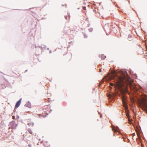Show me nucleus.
<instances>
[{
    "label": "nucleus",
    "mask_w": 147,
    "mask_h": 147,
    "mask_svg": "<svg viewBox=\"0 0 147 147\" xmlns=\"http://www.w3.org/2000/svg\"><path fill=\"white\" fill-rule=\"evenodd\" d=\"M122 74V72L120 71H113L112 72V74L109 78L110 80H113L116 85H121L123 80V78L119 74Z\"/></svg>",
    "instance_id": "obj_1"
},
{
    "label": "nucleus",
    "mask_w": 147,
    "mask_h": 147,
    "mask_svg": "<svg viewBox=\"0 0 147 147\" xmlns=\"http://www.w3.org/2000/svg\"><path fill=\"white\" fill-rule=\"evenodd\" d=\"M127 84L131 88L135 89V90L140 91L139 89L137 87V86L133 81V80L130 78H129L127 82Z\"/></svg>",
    "instance_id": "obj_2"
},
{
    "label": "nucleus",
    "mask_w": 147,
    "mask_h": 147,
    "mask_svg": "<svg viewBox=\"0 0 147 147\" xmlns=\"http://www.w3.org/2000/svg\"><path fill=\"white\" fill-rule=\"evenodd\" d=\"M17 125V124L16 123L15 121H14L10 122L9 124V128L12 129H16Z\"/></svg>",
    "instance_id": "obj_3"
},
{
    "label": "nucleus",
    "mask_w": 147,
    "mask_h": 147,
    "mask_svg": "<svg viewBox=\"0 0 147 147\" xmlns=\"http://www.w3.org/2000/svg\"><path fill=\"white\" fill-rule=\"evenodd\" d=\"M112 129L114 134L117 132H118L119 134H120L119 128L117 126H115L113 125H112Z\"/></svg>",
    "instance_id": "obj_4"
},
{
    "label": "nucleus",
    "mask_w": 147,
    "mask_h": 147,
    "mask_svg": "<svg viewBox=\"0 0 147 147\" xmlns=\"http://www.w3.org/2000/svg\"><path fill=\"white\" fill-rule=\"evenodd\" d=\"M22 99V98H21L16 103L15 107V109H17L18 108L20 105L21 100Z\"/></svg>",
    "instance_id": "obj_5"
},
{
    "label": "nucleus",
    "mask_w": 147,
    "mask_h": 147,
    "mask_svg": "<svg viewBox=\"0 0 147 147\" xmlns=\"http://www.w3.org/2000/svg\"><path fill=\"white\" fill-rule=\"evenodd\" d=\"M25 106L29 108H31V103L29 101H28L25 105Z\"/></svg>",
    "instance_id": "obj_6"
},
{
    "label": "nucleus",
    "mask_w": 147,
    "mask_h": 147,
    "mask_svg": "<svg viewBox=\"0 0 147 147\" xmlns=\"http://www.w3.org/2000/svg\"><path fill=\"white\" fill-rule=\"evenodd\" d=\"M133 72L131 71H130V74H132V76L134 78H135V79L136 78H137V76L136 74H133Z\"/></svg>",
    "instance_id": "obj_7"
},
{
    "label": "nucleus",
    "mask_w": 147,
    "mask_h": 147,
    "mask_svg": "<svg viewBox=\"0 0 147 147\" xmlns=\"http://www.w3.org/2000/svg\"><path fill=\"white\" fill-rule=\"evenodd\" d=\"M126 116L128 118V119L130 118L131 117V116L129 114V112L128 110L127 111H126Z\"/></svg>",
    "instance_id": "obj_8"
},
{
    "label": "nucleus",
    "mask_w": 147,
    "mask_h": 147,
    "mask_svg": "<svg viewBox=\"0 0 147 147\" xmlns=\"http://www.w3.org/2000/svg\"><path fill=\"white\" fill-rule=\"evenodd\" d=\"M106 58V56L102 54L101 56V59L102 60Z\"/></svg>",
    "instance_id": "obj_9"
},
{
    "label": "nucleus",
    "mask_w": 147,
    "mask_h": 147,
    "mask_svg": "<svg viewBox=\"0 0 147 147\" xmlns=\"http://www.w3.org/2000/svg\"><path fill=\"white\" fill-rule=\"evenodd\" d=\"M46 46H45L44 45H42L41 47H40V48H41L42 49L43 48H46Z\"/></svg>",
    "instance_id": "obj_10"
},
{
    "label": "nucleus",
    "mask_w": 147,
    "mask_h": 147,
    "mask_svg": "<svg viewBox=\"0 0 147 147\" xmlns=\"http://www.w3.org/2000/svg\"><path fill=\"white\" fill-rule=\"evenodd\" d=\"M28 125H31L32 126H33V125H34V123L33 122L30 123H28Z\"/></svg>",
    "instance_id": "obj_11"
},
{
    "label": "nucleus",
    "mask_w": 147,
    "mask_h": 147,
    "mask_svg": "<svg viewBox=\"0 0 147 147\" xmlns=\"http://www.w3.org/2000/svg\"><path fill=\"white\" fill-rule=\"evenodd\" d=\"M28 131L29 132V133L31 134H32V130L30 129H29L28 130Z\"/></svg>",
    "instance_id": "obj_12"
},
{
    "label": "nucleus",
    "mask_w": 147,
    "mask_h": 147,
    "mask_svg": "<svg viewBox=\"0 0 147 147\" xmlns=\"http://www.w3.org/2000/svg\"><path fill=\"white\" fill-rule=\"evenodd\" d=\"M93 29L92 28H90L88 29V30L89 32H91L93 31Z\"/></svg>",
    "instance_id": "obj_13"
},
{
    "label": "nucleus",
    "mask_w": 147,
    "mask_h": 147,
    "mask_svg": "<svg viewBox=\"0 0 147 147\" xmlns=\"http://www.w3.org/2000/svg\"><path fill=\"white\" fill-rule=\"evenodd\" d=\"M84 36L85 38H87L88 37L87 35L86 34H84Z\"/></svg>",
    "instance_id": "obj_14"
},
{
    "label": "nucleus",
    "mask_w": 147,
    "mask_h": 147,
    "mask_svg": "<svg viewBox=\"0 0 147 147\" xmlns=\"http://www.w3.org/2000/svg\"><path fill=\"white\" fill-rule=\"evenodd\" d=\"M124 73H125V74H127H127H128L127 72V71H126V70H125V72H124Z\"/></svg>",
    "instance_id": "obj_15"
},
{
    "label": "nucleus",
    "mask_w": 147,
    "mask_h": 147,
    "mask_svg": "<svg viewBox=\"0 0 147 147\" xmlns=\"http://www.w3.org/2000/svg\"><path fill=\"white\" fill-rule=\"evenodd\" d=\"M83 9L84 10L86 9V7L85 6L83 7Z\"/></svg>",
    "instance_id": "obj_16"
},
{
    "label": "nucleus",
    "mask_w": 147,
    "mask_h": 147,
    "mask_svg": "<svg viewBox=\"0 0 147 147\" xmlns=\"http://www.w3.org/2000/svg\"><path fill=\"white\" fill-rule=\"evenodd\" d=\"M65 19H67V16H65Z\"/></svg>",
    "instance_id": "obj_17"
},
{
    "label": "nucleus",
    "mask_w": 147,
    "mask_h": 147,
    "mask_svg": "<svg viewBox=\"0 0 147 147\" xmlns=\"http://www.w3.org/2000/svg\"><path fill=\"white\" fill-rule=\"evenodd\" d=\"M28 146L29 147H31L32 146L30 144H29Z\"/></svg>",
    "instance_id": "obj_18"
},
{
    "label": "nucleus",
    "mask_w": 147,
    "mask_h": 147,
    "mask_svg": "<svg viewBox=\"0 0 147 147\" xmlns=\"http://www.w3.org/2000/svg\"><path fill=\"white\" fill-rule=\"evenodd\" d=\"M19 118V117L18 115H17L16 117V119H18Z\"/></svg>",
    "instance_id": "obj_19"
},
{
    "label": "nucleus",
    "mask_w": 147,
    "mask_h": 147,
    "mask_svg": "<svg viewBox=\"0 0 147 147\" xmlns=\"http://www.w3.org/2000/svg\"><path fill=\"white\" fill-rule=\"evenodd\" d=\"M102 115H100V118H102Z\"/></svg>",
    "instance_id": "obj_20"
},
{
    "label": "nucleus",
    "mask_w": 147,
    "mask_h": 147,
    "mask_svg": "<svg viewBox=\"0 0 147 147\" xmlns=\"http://www.w3.org/2000/svg\"><path fill=\"white\" fill-rule=\"evenodd\" d=\"M139 140H140V142H141L142 140H141V138H140V139H139Z\"/></svg>",
    "instance_id": "obj_21"
},
{
    "label": "nucleus",
    "mask_w": 147,
    "mask_h": 147,
    "mask_svg": "<svg viewBox=\"0 0 147 147\" xmlns=\"http://www.w3.org/2000/svg\"><path fill=\"white\" fill-rule=\"evenodd\" d=\"M52 53V51L51 50L50 51L49 53Z\"/></svg>",
    "instance_id": "obj_22"
},
{
    "label": "nucleus",
    "mask_w": 147,
    "mask_h": 147,
    "mask_svg": "<svg viewBox=\"0 0 147 147\" xmlns=\"http://www.w3.org/2000/svg\"><path fill=\"white\" fill-rule=\"evenodd\" d=\"M52 110H50V111H49V113H51V112L52 111Z\"/></svg>",
    "instance_id": "obj_23"
},
{
    "label": "nucleus",
    "mask_w": 147,
    "mask_h": 147,
    "mask_svg": "<svg viewBox=\"0 0 147 147\" xmlns=\"http://www.w3.org/2000/svg\"><path fill=\"white\" fill-rule=\"evenodd\" d=\"M139 88H140L141 90L142 89V88H141V87L140 86H139Z\"/></svg>",
    "instance_id": "obj_24"
},
{
    "label": "nucleus",
    "mask_w": 147,
    "mask_h": 147,
    "mask_svg": "<svg viewBox=\"0 0 147 147\" xmlns=\"http://www.w3.org/2000/svg\"><path fill=\"white\" fill-rule=\"evenodd\" d=\"M71 42H69V44H70L71 43Z\"/></svg>",
    "instance_id": "obj_25"
},
{
    "label": "nucleus",
    "mask_w": 147,
    "mask_h": 147,
    "mask_svg": "<svg viewBox=\"0 0 147 147\" xmlns=\"http://www.w3.org/2000/svg\"><path fill=\"white\" fill-rule=\"evenodd\" d=\"M133 134V135L134 136H135V133H133V134Z\"/></svg>",
    "instance_id": "obj_26"
},
{
    "label": "nucleus",
    "mask_w": 147,
    "mask_h": 147,
    "mask_svg": "<svg viewBox=\"0 0 147 147\" xmlns=\"http://www.w3.org/2000/svg\"><path fill=\"white\" fill-rule=\"evenodd\" d=\"M99 72H101V70L100 69H99Z\"/></svg>",
    "instance_id": "obj_27"
},
{
    "label": "nucleus",
    "mask_w": 147,
    "mask_h": 147,
    "mask_svg": "<svg viewBox=\"0 0 147 147\" xmlns=\"http://www.w3.org/2000/svg\"><path fill=\"white\" fill-rule=\"evenodd\" d=\"M27 70H26L25 71V72H27Z\"/></svg>",
    "instance_id": "obj_28"
},
{
    "label": "nucleus",
    "mask_w": 147,
    "mask_h": 147,
    "mask_svg": "<svg viewBox=\"0 0 147 147\" xmlns=\"http://www.w3.org/2000/svg\"><path fill=\"white\" fill-rule=\"evenodd\" d=\"M49 48H47V50H49Z\"/></svg>",
    "instance_id": "obj_29"
},
{
    "label": "nucleus",
    "mask_w": 147,
    "mask_h": 147,
    "mask_svg": "<svg viewBox=\"0 0 147 147\" xmlns=\"http://www.w3.org/2000/svg\"><path fill=\"white\" fill-rule=\"evenodd\" d=\"M125 139H123V140L124 142H125Z\"/></svg>",
    "instance_id": "obj_30"
},
{
    "label": "nucleus",
    "mask_w": 147,
    "mask_h": 147,
    "mask_svg": "<svg viewBox=\"0 0 147 147\" xmlns=\"http://www.w3.org/2000/svg\"><path fill=\"white\" fill-rule=\"evenodd\" d=\"M62 5V6H64V5Z\"/></svg>",
    "instance_id": "obj_31"
},
{
    "label": "nucleus",
    "mask_w": 147,
    "mask_h": 147,
    "mask_svg": "<svg viewBox=\"0 0 147 147\" xmlns=\"http://www.w3.org/2000/svg\"><path fill=\"white\" fill-rule=\"evenodd\" d=\"M69 17L70 16L69 15Z\"/></svg>",
    "instance_id": "obj_32"
}]
</instances>
